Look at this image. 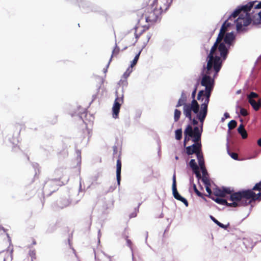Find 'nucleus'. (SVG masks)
Returning <instances> with one entry per match:
<instances>
[{"label":"nucleus","mask_w":261,"mask_h":261,"mask_svg":"<svg viewBox=\"0 0 261 261\" xmlns=\"http://www.w3.org/2000/svg\"><path fill=\"white\" fill-rule=\"evenodd\" d=\"M123 103V96L119 97L117 95L112 107L113 117L114 118H118L121 106Z\"/></svg>","instance_id":"11"},{"label":"nucleus","mask_w":261,"mask_h":261,"mask_svg":"<svg viewBox=\"0 0 261 261\" xmlns=\"http://www.w3.org/2000/svg\"><path fill=\"white\" fill-rule=\"evenodd\" d=\"M172 192L174 197L175 199L183 202L186 206H188V201L185 198L181 196L177 190L175 174L173 176Z\"/></svg>","instance_id":"13"},{"label":"nucleus","mask_w":261,"mask_h":261,"mask_svg":"<svg viewBox=\"0 0 261 261\" xmlns=\"http://www.w3.org/2000/svg\"><path fill=\"white\" fill-rule=\"evenodd\" d=\"M205 189L207 192L208 193V195H207L209 197L211 198V196H213V192L210 188L211 184L208 185H205Z\"/></svg>","instance_id":"31"},{"label":"nucleus","mask_w":261,"mask_h":261,"mask_svg":"<svg viewBox=\"0 0 261 261\" xmlns=\"http://www.w3.org/2000/svg\"><path fill=\"white\" fill-rule=\"evenodd\" d=\"M193 190H194L195 193L196 194V195L198 196H199V197H201V198H203L204 199H205L204 197V194H203L202 193H201L200 192H199L198 190V189H197L196 185L195 184H193Z\"/></svg>","instance_id":"28"},{"label":"nucleus","mask_w":261,"mask_h":261,"mask_svg":"<svg viewBox=\"0 0 261 261\" xmlns=\"http://www.w3.org/2000/svg\"><path fill=\"white\" fill-rule=\"evenodd\" d=\"M121 171V159L119 154L116 163V178L118 185L120 184Z\"/></svg>","instance_id":"15"},{"label":"nucleus","mask_w":261,"mask_h":261,"mask_svg":"<svg viewBox=\"0 0 261 261\" xmlns=\"http://www.w3.org/2000/svg\"><path fill=\"white\" fill-rule=\"evenodd\" d=\"M248 102L255 111H258L261 107L260 99L257 102L254 99H249Z\"/></svg>","instance_id":"18"},{"label":"nucleus","mask_w":261,"mask_h":261,"mask_svg":"<svg viewBox=\"0 0 261 261\" xmlns=\"http://www.w3.org/2000/svg\"><path fill=\"white\" fill-rule=\"evenodd\" d=\"M199 165L201 169L205 168L203 154L200 155L199 158H197Z\"/></svg>","instance_id":"24"},{"label":"nucleus","mask_w":261,"mask_h":261,"mask_svg":"<svg viewBox=\"0 0 261 261\" xmlns=\"http://www.w3.org/2000/svg\"><path fill=\"white\" fill-rule=\"evenodd\" d=\"M190 167L193 171L198 170L199 168L194 159H191L189 163Z\"/></svg>","instance_id":"23"},{"label":"nucleus","mask_w":261,"mask_h":261,"mask_svg":"<svg viewBox=\"0 0 261 261\" xmlns=\"http://www.w3.org/2000/svg\"><path fill=\"white\" fill-rule=\"evenodd\" d=\"M138 27H135L132 29L125 36V40L129 41L132 45L139 41L143 45H145L150 38V35L149 33H144L143 30L139 34L137 33Z\"/></svg>","instance_id":"6"},{"label":"nucleus","mask_w":261,"mask_h":261,"mask_svg":"<svg viewBox=\"0 0 261 261\" xmlns=\"http://www.w3.org/2000/svg\"><path fill=\"white\" fill-rule=\"evenodd\" d=\"M192 121V123L193 125H197L198 122V121L197 120H196L195 119H192V120H191Z\"/></svg>","instance_id":"43"},{"label":"nucleus","mask_w":261,"mask_h":261,"mask_svg":"<svg viewBox=\"0 0 261 261\" xmlns=\"http://www.w3.org/2000/svg\"><path fill=\"white\" fill-rule=\"evenodd\" d=\"M90 134V130L88 128L86 127L82 130L81 133V138L83 139L87 138L89 140L91 137Z\"/></svg>","instance_id":"20"},{"label":"nucleus","mask_w":261,"mask_h":261,"mask_svg":"<svg viewBox=\"0 0 261 261\" xmlns=\"http://www.w3.org/2000/svg\"><path fill=\"white\" fill-rule=\"evenodd\" d=\"M201 169V171H202V173L203 174V176L204 175H206V174H207V171H206V170L205 168H203V169Z\"/></svg>","instance_id":"44"},{"label":"nucleus","mask_w":261,"mask_h":261,"mask_svg":"<svg viewBox=\"0 0 261 261\" xmlns=\"http://www.w3.org/2000/svg\"><path fill=\"white\" fill-rule=\"evenodd\" d=\"M119 52H120L119 47L118 46L116 45L112 51L111 59H112L113 57H116L119 54ZM111 60V59H110V61Z\"/></svg>","instance_id":"29"},{"label":"nucleus","mask_w":261,"mask_h":261,"mask_svg":"<svg viewBox=\"0 0 261 261\" xmlns=\"http://www.w3.org/2000/svg\"><path fill=\"white\" fill-rule=\"evenodd\" d=\"M237 125V122L236 120H232L228 124V129L230 130L234 129Z\"/></svg>","instance_id":"27"},{"label":"nucleus","mask_w":261,"mask_h":261,"mask_svg":"<svg viewBox=\"0 0 261 261\" xmlns=\"http://www.w3.org/2000/svg\"><path fill=\"white\" fill-rule=\"evenodd\" d=\"M223 39L224 43L228 46V47H229L234 40L235 36L233 33H228L225 34Z\"/></svg>","instance_id":"16"},{"label":"nucleus","mask_w":261,"mask_h":261,"mask_svg":"<svg viewBox=\"0 0 261 261\" xmlns=\"http://www.w3.org/2000/svg\"><path fill=\"white\" fill-rule=\"evenodd\" d=\"M217 225H218L219 227L224 228L226 229L228 227V225H224L223 224L220 223L219 221L218 222V223H217Z\"/></svg>","instance_id":"36"},{"label":"nucleus","mask_w":261,"mask_h":261,"mask_svg":"<svg viewBox=\"0 0 261 261\" xmlns=\"http://www.w3.org/2000/svg\"><path fill=\"white\" fill-rule=\"evenodd\" d=\"M224 116L225 118H228L230 117L229 114L228 113H227V112L224 113Z\"/></svg>","instance_id":"45"},{"label":"nucleus","mask_w":261,"mask_h":261,"mask_svg":"<svg viewBox=\"0 0 261 261\" xmlns=\"http://www.w3.org/2000/svg\"><path fill=\"white\" fill-rule=\"evenodd\" d=\"M163 12V8L159 7L156 0H154L152 4L146 8L143 15L147 22L154 23L161 20Z\"/></svg>","instance_id":"5"},{"label":"nucleus","mask_w":261,"mask_h":261,"mask_svg":"<svg viewBox=\"0 0 261 261\" xmlns=\"http://www.w3.org/2000/svg\"><path fill=\"white\" fill-rule=\"evenodd\" d=\"M231 199L240 200L243 199V204L247 205L253 201L261 200V181L257 183L251 190H243L235 192Z\"/></svg>","instance_id":"3"},{"label":"nucleus","mask_w":261,"mask_h":261,"mask_svg":"<svg viewBox=\"0 0 261 261\" xmlns=\"http://www.w3.org/2000/svg\"><path fill=\"white\" fill-rule=\"evenodd\" d=\"M127 242L128 244H129V245H130L131 244L130 240H129L128 239L127 240Z\"/></svg>","instance_id":"48"},{"label":"nucleus","mask_w":261,"mask_h":261,"mask_svg":"<svg viewBox=\"0 0 261 261\" xmlns=\"http://www.w3.org/2000/svg\"><path fill=\"white\" fill-rule=\"evenodd\" d=\"M234 193L235 192L231 194L230 198H229V200L232 201L231 203H228L226 200L219 198V197H215L213 196H211V198L217 203L223 205H227L228 206L234 207L245 206V204H243V203H244L243 202H244L243 199L236 200L231 199V197L234 194Z\"/></svg>","instance_id":"8"},{"label":"nucleus","mask_w":261,"mask_h":261,"mask_svg":"<svg viewBox=\"0 0 261 261\" xmlns=\"http://www.w3.org/2000/svg\"><path fill=\"white\" fill-rule=\"evenodd\" d=\"M167 9H168V7H166L165 8V10H166Z\"/></svg>","instance_id":"50"},{"label":"nucleus","mask_w":261,"mask_h":261,"mask_svg":"<svg viewBox=\"0 0 261 261\" xmlns=\"http://www.w3.org/2000/svg\"><path fill=\"white\" fill-rule=\"evenodd\" d=\"M113 155H114L115 154L117 153V147L116 146H113Z\"/></svg>","instance_id":"41"},{"label":"nucleus","mask_w":261,"mask_h":261,"mask_svg":"<svg viewBox=\"0 0 261 261\" xmlns=\"http://www.w3.org/2000/svg\"><path fill=\"white\" fill-rule=\"evenodd\" d=\"M201 132L198 126L192 128L191 125H187L184 131V145L185 146L187 142L190 141V138H193V142L200 141L201 140Z\"/></svg>","instance_id":"7"},{"label":"nucleus","mask_w":261,"mask_h":261,"mask_svg":"<svg viewBox=\"0 0 261 261\" xmlns=\"http://www.w3.org/2000/svg\"><path fill=\"white\" fill-rule=\"evenodd\" d=\"M132 72V68H130V67H129L127 69V70L124 72V73L123 74V76L125 77V78H127V77L129 76L130 73Z\"/></svg>","instance_id":"34"},{"label":"nucleus","mask_w":261,"mask_h":261,"mask_svg":"<svg viewBox=\"0 0 261 261\" xmlns=\"http://www.w3.org/2000/svg\"><path fill=\"white\" fill-rule=\"evenodd\" d=\"M226 194H231V191L230 188H223L222 189H220L219 188H216L213 189V196L215 197H224Z\"/></svg>","instance_id":"14"},{"label":"nucleus","mask_w":261,"mask_h":261,"mask_svg":"<svg viewBox=\"0 0 261 261\" xmlns=\"http://www.w3.org/2000/svg\"><path fill=\"white\" fill-rule=\"evenodd\" d=\"M229 16H230V15ZM236 18V17L234 18L233 17H232L231 19L228 18V19L226 20L223 23L221 28L220 32L217 38L216 41L212 47L211 48V49L209 53L210 54L215 55V53L218 48L223 60H225L226 59L227 54L228 53V48L226 47V45L224 42H221L222 41V39L224 37L225 33L227 30V28L231 25V23L230 22H228V20H232L233 19H235Z\"/></svg>","instance_id":"4"},{"label":"nucleus","mask_w":261,"mask_h":261,"mask_svg":"<svg viewBox=\"0 0 261 261\" xmlns=\"http://www.w3.org/2000/svg\"><path fill=\"white\" fill-rule=\"evenodd\" d=\"M181 113L180 111L178 110V109H175L174 110V120L175 122H177L179 120Z\"/></svg>","instance_id":"26"},{"label":"nucleus","mask_w":261,"mask_h":261,"mask_svg":"<svg viewBox=\"0 0 261 261\" xmlns=\"http://www.w3.org/2000/svg\"><path fill=\"white\" fill-rule=\"evenodd\" d=\"M20 149V148H19V146H18L17 144L14 145L13 147V148H12V151L13 152H16L18 150H19Z\"/></svg>","instance_id":"37"},{"label":"nucleus","mask_w":261,"mask_h":261,"mask_svg":"<svg viewBox=\"0 0 261 261\" xmlns=\"http://www.w3.org/2000/svg\"><path fill=\"white\" fill-rule=\"evenodd\" d=\"M210 218L215 223H216V224L217 223H218V221L216 219H215L213 216H211Z\"/></svg>","instance_id":"42"},{"label":"nucleus","mask_w":261,"mask_h":261,"mask_svg":"<svg viewBox=\"0 0 261 261\" xmlns=\"http://www.w3.org/2000/svg\"><path fill=\"white\" fill-rule=\"evenodd\" d=\"M199 110V105L195 99H193L190 104L185 105L183 108V113L186 117L192 120L191 112L193 111L195 114H197Z\"/></svg>","instance_id":"9"},{"label":"nucleus","mask_w":261,"mask_h":261,"mask_svg":"<svg viewBox=\"0 0 261 261\" xmlns=\"http://www.w3.org/2000/svg\"><path fill=\"white\" fill-rule=\"evenodd\" d=\"M258 16L259 19L257 20V22H256L253 21V23H258L260 21H261V11L258 13Z\"/></svg>","instance_id":"40"},{"label":"nucleus","mask_w":261,"mask_h":261,"mask_svg":"<svg viewBox=\"0 0 261 261\" xmlns=\"http://www.w3.org/2000/svg\"><path fill=\"white\" fill-rule=\"evenodd\" d=\"M206 65H203L201 75L200 84L205 87V90L199 91L197 99L199 101H210V97L215 86V79L218 75L222 65L221 57L208 54L206 58Z\"/></svg>","instance_id":"1"},{"label":"nucleus","mask_w":261,"mask_h":261,"mask_svg":"<svg viewBox=\"0 0 261 261\" xmlns=\"http://www.w3.org/2000/svg\"><path fill=\"white\" fill-rule=\"evenodd\" d=\"M202 102V103L201 105L200 111L196 114L197 117L199 120L202 125L207 115V107L209 103V102H206V101H203Z\"/></svg>","instance_id":"12"},{"label":"nucleus","mask_w":261,"mask_h":261,"mask_svg":"<svg viewBox=\"0 0 261 261\" xmlns=\"http://www.w3.org/2000/svg\"><path fill=\"white\" fill-rule=\"evenodd\" d=\"M175 158L176 160H178L179 159V158L177 156H176Z\"/></svg>","instance_id":"49"},{"label":"nucleus","mask_w":261,"mask_h":261,"mask_svg":"<svg viewBox=\"0 0 261 261\" xmlns=\"http://www.w3.org/2000/svg\"><path fill=\"white\" fill-rule=\"evenodd\" d=\"M230 156L234 160H237L238 159V155L236 152H229Z\"/></svg>","instance_id":"35"},{"label":"nucleus","mask_w":261,"mask_h":261,"mask_svg":"<svg viewBox=\"0 0 261 261\" xmlns=\"http://www.w3.org/2000/svg\"><path fill=\"white\" fill-rule=\"evenodd\" d=\"M195 173L196 175V177L198 178V179H200L201 178V174L199 171V169L198 170H194L193 171Z\"/></svg>","instance_id":"39"},{"label":"nucleus","mask_w":261,"mask_h":261,"mask_svg":"<svg viewBox=\"0 0 261 261\" xmlns=\"http://www.w3.org/2000/svg\"><path fill=\"white\" fill-rule=\"evenodd\" d=\"M258 97V95L257 93H255L254 92H251L248 95V100L249 99H253V98H257Z\"/></svg>","instance_id":"32"},{"label":"nucleus","mask_w":261,"mask_h":261,"mask_svg":"<svg viewBox=\"0 0 261 261\" xmlns=\"http://www.w3.org/2000/svg\"><path fill=\"white\" fill-rule=\"evenodd\" d=\"M240 110V115H241L242 116H246L248 115V113L246 109L243 108H242L239 105H237L236 106V110L238 111V110Z\"/></svg>","instance_id":"21"},{"label":"nucleus","mask_w":261,"mask_h":261,"mask_svg":"<svg viewBox=\"0 0 261 261\" xmlns=\"http://www.w3.org/2000/svg\"><path fill=\"white\" fill-rule=\"evenodd\" d=\"M256 2H257L256 1L250 2L246 5L235 10L230 15V19L232 17L235 18L239 16L237 19L234 20V22H236L238 31L242 30L243 27L248 26L251 22V18L248 12L253 7L254 9H261V2L255 5Z\"/></svg>","instance_id":"2"},{"label":"nucleus","mask_w":261,"mask_h":261,"mask_svg":"<svg viewBox=\"0 0 261 261\" xmlns=\"http://www.w3.org/2000/svg\"><path fill=\"white\" fill-rule=\"evenodd\" d=\"M257 144L261 147V138L257 140Z\"/></svg>","instance_id":"46"},{"label":"nucleus","mask_w":261,"mask_h":261,"mask_svg":"<svg viewBox=\"0 0 261 261\" xmlns=\"http://www.w3.org/2000/svg\"><path fill=\"white\" fill-rule=\"evenodd\" d=\"M141 52V50H140L139 53L136 55L134 60L132 61L130 66L131 68H132L137 63Z\"/></svg>","instance_id":"25"},{"label":"nucleus","mask_w":261,"mask_h":261,"mask_svg":"<svg viewBox=\"0 0 261 261\" xmlns=\"http://www.w3.org/2000/svg\"><path fill=\"white\" fill-rule=\"evenodd\" d=\"M32 244L33 245H36V241L34 239H33V241H32Z\"/></svg>","instance_id":"47"},{"label":"nucleus","mask_w":261,"mask_h":261,"mask_svg":"<svg viewBox=\"0 0 261 261\" xmlns=\"http://www.w3.org/2000/svg\"><path fill=\"white\" fill-rule=\"evenodd\" d=\"M182 138V130L181 128L178 129L175 131V138L177 140H181Z\"/></svg>","instance_id":"30"},{"label":"nucleus","mask_w":261,"mask_h":261,"mask_svg":"<svg viewBox=\"0 0 261 261\" xmlns=\"http://www.w3.org/2000/svg\"><path fill=\"white\" fill-rule=\"evenodd\" d=\"M187 101V97L185 92L182 91L181 94V96L180 98L178 99L177 105H176V107L178 108L181 106H185V105H187L186 102Z\"/></svg>","instance_id":"17"},{"label":"nucleus","mask_w":261,"mask_h":261,"mask_svg":"<svg viewBox=\"0 0 261 261\" xmlns=\"http://www.w3.org/2000/svg\"><path fill=\"white\" fill-rule=\"evenodd\" d=\"M194 142V144L193 145L186 147V152L189 155L195 153L197 158H199L200 155L202 154L201 140L200 141Z\"/></svg>","instance_id":"10"},{"label":"nucleus","mask_w":261,"mask_h":261,"mask_svg":"<svg viewBox=\"0 0 261 261\" xmlns=\"http://www.w3.org/2000/svg\"><path fill=\"white\" fill-rule=\"evenodd\" d=\"M198 85V83H197L196 86H195V88L194 89V90H193V91L192 92V97L194 99L195 98V95H196V90H197V85Z\"/></svg>","instance_id":"38"},{"label":"nucleus","mask_w":261,"mask_h":261,"mask_svg":"<svg viewBox=\"0 0 261 261\" xmlns=\"http://www.w3.org/2000/svg\"><path fill=\"white\" fill-rule=\"evenodd\" d=\"M243 243L247 248H252L253 246V242L249 239H243Z\"/></svg>","instance_id":"22"},{"label":"nucleus","mask_w":261,"mask_h":261,"mask_svg":"<svg viewBox=\"0 0 261 261\" xmlns=\"http://www.w3.org/2000/svg\"><path fill=\"white\" fill-rule=\"evenodd\" d=\"M202 181L204 183V185H208L211 184L210 179L206 175L203 176Z\"/></svg>","instance_id":"33"},{"label":"nucleus","mask_w":261,"mask_h":261,"mask_svg":"<svg viewBox=\"0 0 261 261\" xmlns=\"http://www.w3.org/2000/svg\"><path fill=\"white\" fill-rule=\"evenodd\" d=\"M238 133L241 135L243 139L247 138L248 135L246 130L244 128V126L243 124H241L238 128Z\"/></svg>","instance_id":"19"}]
</instances>
